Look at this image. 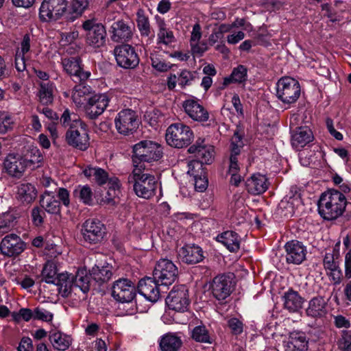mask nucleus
I'll return each instance as SVG.
<instances>
[{
  "mask_svg": "<svg viewBox=\"0 0 351 351\" xmlns=\"http://www.w3.org/2000/svg\"><path fill=\"white\" fill-rule=\"evenodd\" d=\"M202 163L199 160H191L187 162L188 171L187 173L193 177L198 176V173L201 171L202 173Z\"/></svg>",
  "mask_w": 351,
  "mask_h": 351,
  "instance_id": "obj_63",
  "label": "nucleus"
},
{
  "mask_svg": "<svg viewBox=\"0 0 351 351\" xmlns=\"http://www.w3.org/2000/svg\"><path fill=\"white\" fill-rule=\"evenodd\" d=\"M31 216L33 223L36 226H39L44 221L45 210H43V208L38 206L34 207L32 210Z\"/></svg>",
  "mask_w": 351,
  "mask_h": 351,
  "instance_id": "obj_61",
  "label": "nucleus"
},
{
  "mask_svg": "<svg viewBox=\"0 0 351 351\" xmlns=\"http://www.w3.org/2000/svg\"><path fill=\"white\" fill-rule=\"evenodd\" d=\"M84 204L92 205L93 204V191L88 185H79L73 192Z\"/></svg>",
  "mask_w": 351,
  "mask_h": 351,
  "instance_id": "obj_47",
  "label": "nucleus"
},
{
  "mask_svg": "<svg viewBox=\"0 0 351 351\" xmlns=\"http://www.w3.org/2000/svg\"><path fill=\"white\" fill-rule=\"evenodd\" d=\"M41 207L48 213L58 215L60 213V203L56 199L53 191H45L40 198Z\"/></svg>",
  "mask_w": 351,
  "mask_h": 351,
  "instance_id": "obj_30",
  "label": "nucleus"
},
{
  "mask_svg": "<svg viewBox=\"0 0 351 351\" xmlns=\"http://www.w3.org/2000/svg\"><path fill=\"white\" fill-rule=\"evenodd\" d=\"M242 157L241 152H231L229 157L228 172H239L241 169Z\"/></svg>",
  "mask_w": 351,
  "mask_h": 351,
  "instance_id": "obj_54",
  "label": "nucleus"
},
{
  "mask_svg": "<svg viewBox=\"0 0 351 351\" xmlns=\"http://www.w3.org/2000/svg\"><path fill=\"white\" fill-rule=\"evenodd\" d=\"M182 345L181 337L173 332L163 335L159 341L161 351H178Z\"/></svg>",
  "mask_w": 351,
  "mask_h": 351,
  "instance_id": "obj_32",
  "label": "nucleus"
},
{
  "mask_svg": "<svg viewBox=\"0 0 351 351\" xmlns=\"http://www.w3.org/2000/svg\"><path fill=\"white\" fill-rule=\"evenodd\" d=\"M25 249V243L16 234L5 236L1 241L0 250L7 256H14L20 254Z\"/></svg>",
  "mask_w": 351,
  "mask_h": 351,
  "instance_id": "obj_23",
  "label": "nucleus"
},
{
  "mask_svg": "<svg viewBox=\"0 0 351 351\" xmlns=\"http://www.w3.org/2000/svg\"><path fill=\"white\" fill-rule=\"evenodd\" d=\"M132 160L136 163L137 160L141 162H152L157 161L162 156L161 146L152 141H142L133 147Z\"/></svg>",
  "mask_w": 351,
  "mask_h": 351,
  "instance_id": "obj_6",
  "label": "nucleus"
},
{
  "mask_svg": "<svg viewBox=\"0 0 351 351\" xmlns=\"http://www.w3.org/2000/svg\"><path fill=\"white\" fill-rule=\"evenodd\" d=\"M43 280L47 283L55 284L58 287L59 294L63 298H67L72 291V280L69 274L62 273L57 274L56 264L48 261L42 271Z\"/></svg>",
  "mask_w": 351,
  "mask_h": 351,
  "instance_id": "obj_3",
  "label": "nucleus"
},
{
  "mask_svg": "<svg viewBox=\"0 0 351 351\" xmlns=\"http://www.w3.org/2000/svg\"><path fill=\"white\" fill-rule=\"evenodd\" d=\"M39 14L40 19L45 21H56L62 16L66 19V0H44Z\"/></svg>",
  "mask_w": 351,
  "mask_h": 351,
  "instance_id": "obj_11",
  "label": "nucleus"
},
{
  "mask_svg": "<svg viewBox=\"0 0 351 351\" xmlns=\"http://www.w3.org/2000/svg\"><path fill=\"white\" fill-rule=\"evenodd\" d=\"M247 191L253 195L264 193L268 189L266 177L261 173H254L245 182Z\"/></svg>",
  "mask_w": 351,
  "mask_h": 351,
  "instance_id": "obj_27",
  "label": "nucleus"
},
{
  "mask_svg": "<svg viewBox=\"0 0 351 351\" xmlns=\"http://www.w3.org/2000/svg\"><path fill=\"white\" fill-rule=\"evenodd\" d=\"M114 125L120 134L125 136L132 134L139 125L138 115L131 109H123L115 117Z\"/></svg>",
  "mask_w": 351,
  "mask_h": 351,
  "instance_id": "obj_8",
  "label": "nucleus"
},
{
  "mask_svg": "<svg viewBox=\"0 0 351 351\" xmlns=\"http://www.w3.org/2000/svg\"><path fill=\"white\" fill-rule=\"evenodd\" d=\"M14 217L10 213H5L0 215V233L5 232L14 222Z\"/></svg>",
  "mask_w": 351,
  "mask_h": 351,
  "instance_id": "obj_60",
  "label": "nucleus"
},
{
  "mask_svg": "<svg viewBox=\"0 0 351 351\" xmlns=\"http://www.w3.org/2000/svg\"><path fill=\"white\" fill-rule=\"evenodd\" d=\"M182 107L186 114L195 121L206 122L209 119L208 110L197 99L192 98L185 100L182 104Z\"/></svg>",
  "mask_w": 351,
  "mask_h": 351,
  "instance_id": "obj_20",
  "label": "nucleus"
},
{
  "mask_svg": "<svg viewBox=\"0 0 351 351\" xmlns=\"http://www.w3.org/2000/svg\"><path fill=\"white\" fill-rule=\"evenodd\" d=\"M65 138L68 145L81 151H85L89 147V136L86 125L83 121H77L76 127L69 128Z\"/></svg>",
  "mask_w": 351,
  "mask_h": 351,
  "instance_id": "obj_10",
  "label": "nucleus"
},
{
  "mask_svg": "<svg viewBox=\"0 0 351 351\" xmlns=\"http://www.w3.org/2000/svg\"><path fill=\"white\" fill-rule=\"evenodd\" d=\"M136 23L141 36H149L151 33L149 21L145 10L143 9H138L137 10Z\"/></svg>",
  "mask_w": 351,
  "mask_h": 351,
  "instance_id": "obj_45",
  "label": "nucleus"
},
{
  "mask_svg": "<svg viewBox=\"0 0 351 351\" xmlns=\"http://www.w3.org/2000/svg\"><path fill=\"white\" fill-rule=\"evenodd\" d=\"M53 319V314L44 308L38 306L34 308V319L51 322Z\"/></svg>",
  "mask_w": 351,
  "mask_h": 351,
  "instance_id": "obj_58",
  "label": "nucleus"
},
{
  "mask_svg": "<svg viewBox=\"0 0 351 351\" xmlns=\"http://www.w3.org/2000/svg\"><path fill=\"white\" fill-rule=\"evenodd\" d=\"M83 29L87 32V43L93 47H100L106 43V32L105 27L94 20H87L82 24Z\"/></svg>",
  "mask_w": 351,
  "mask_h": 351,
  "instance_id": "obj_16",
  "label": "nucleus"
},
{
  "mask_svg": "<svg viewBox=\"0 0 351 351\" xmlns=\"http://www.w3.org/2000/svg\"><path fill=\"white\" fill-rule=\"evenodd\" d=\"M110 99L106 94L92 95L84 106L85 114L90 119H95L101 115L108 106Z\"/></svg>",
  "mask_w": 351,
  "mask_h": 351,
  "instance_id": "obj_18",
  "label": "nucleus"
},
{
  "mask_svg": "<svg viewBox=\"0 0 351 351\" xmlns=\"http://www.w3.org/2000/svg\"><path fill=\"white\" fill-rule=\"evenodd\" d=\"M28 58L29 56L16 53L14 64L18 72H23L26 70V62L28 60Z\"/></svg>",
  "mask_w": 351,
  "mask_h": 351,
  "instance_id": "obj_64",
  "label": "nucleus"
},
{
  "mask_svg": "<svg viewBox=\"0 0 351 351\" xmlns=\"http://www.w3.org/2000/svg\"><path fill=\"white\" fill-rule=\"evenodd\" d=\"M285 249L289 264L300 265L306 259V248L302 242L292 240L285 244Z\"/></svg>",
  "mask_w": 351,
  "mask_h": 351,
  "instance_id": "obj_21",
  "label": "nucleus"
},
{
  "mask_svg": "<svg viewBox=\"0 0 351 351\" xmlns=\"http://www.w3.org/2000/svg\"><path fill=\"white\" fill-rule=\"evenodd\" d=\"M213 147L211 146H203L199 149L198 159H201L200 162L209 164L212 162L213 158Z\"/></svg>",
  "mask_w": 351,
  "mask_h": 351,
  "instance_id": "obj_56",
  "label": "nucleus"
},
{
  "mask_svg": "<svg viewBox=\"0 0 351 351\" xmlns=\"http://www.w3.org/2000/svg\"><path fill=\"white\" fill-rule=\"evenodd\" d=\"M313 135L311 130L307 127H300L292 134L291 143L296 149L304 147L311 142Z\"/></svg>",
  "mask_w": 351,
  "mask_h": 351,
  "instance_id": "obj_33",
  "label": "nucleus"
},
{
  "mask_svg": "<svg viewBox=\"0 0 351 351\" xmlns=\"http://www.w3.org/2000/svg\"><path fill=\"white\" fill-rule=\"evenodd\" d=\"M167 143L171 147L182 148L189 145L193 138V132L189 126L182 123L170 125L166 131Z\"/></svg>",
  "mask_w": 351,
  "mask_h": 351,
  "instance_id": "obj_4",
  "label": "nucleus"
},
{
  "mask_svg": "<svg viewBox=\"0 0 351 351\" xmlns=\"http://www.w3.org/2000/svg\"><path fill=\"white\" fill-rule=\"evenodd\" d=\"M160 282H158L155 278L151 277H146L141 279L138 282V290L141 295H142L146 300L156 302L160 296L158 286Z\"/></svg>",
  "mask_w": 351,
  "mask_h": 351,
  "instance_id": "obj_24",
  "label": "nucleus"
},
{
  "mask_svg": "<svg viewBox=\"0 0 351 351\" xmlns=\"http://www.w3.org/2000/svg\"><path fill=\"white\" fill-rule=\"evenodd\" d=\"M77 121H82L78 119L76 114L71 113L68 108L64 110L60 117V122L62 125L64 126H70V128L71 127H76Z\"/></svg>",
  "mask_w": 351,
  "mask_h": 351,
  "instance_id": "obj_53",
  "label": "nucleus"
},
{
  "mask_svg": "<svg viewBox=\"0 0 351 351\" xmlns=\"http://www.w3.org/2000/svg\"><path fill=\"white\" fill-rule=\"evenodd\" d=\"M179 258L187 264H195L201 262L204 256L202 249L196 245H186L178 252Z\"/></svg>",
  "mask_w": 351,
  "mask_h": 351,
  "instance_id": "obj_26",
  "label": "nucleus"
},
{
  "mask_svg": "<svg viewBox=\"0 0 351 351\" xmlns=\"http://www.w3.org/2000/svg\"><path fill=\"white\" fill-rule=\"evenodd\" d=\"M176 41L173 32L166 27L165 23L159 24V29L157 34V44L171 45Z\"/></svg>",
  "mask_w": 351,
  "mask_h": 351,
  "instance_id": "obj_46",
  "label": "nucleus"
},
{
  "mask_svg": "<svg viewBox=\"0 0 351 351\" xmlns=\"http://www.w3.org/2000/svg\"><path fill=\"white\" fill-rule=\"evenodd\" d=\"M82 61L79 57L62 58V65L64 71L75 82L86 80L90 75L88 71H84L82 67Z\"/></svg>",
  "mask_w": 351,
  "mask_h": 351,
  "instance_id": "obj_17",
  "label": "nucleus"
},
{
  "mask_svg": "<svg viewBox=\"0 0 351 351\" xmlns=\"http://www.w3.org/2000/svg\"><path fill=\"white\" fill-rule=\"evenodd\" d=\"M347 200L345 195L337 190H328L322 194L318 202V212L326 220H333L345 211Z\"/></svg>",
  "mask_w": 351,
  "mask_h": 351,
  "instance_id": "obj_1",
  "label": "nucleus"
},
{
  "mask_svg": "<svg viewBox=\"0 0 351 351\" xmlns=\"http://www.w3.org/2000/svg\"><path fill=\"white\" fill-rule=\"evenodd\" d=\"M110 38L116 43L129 40L132 36V27L123 19H118L112 23L109 29Z\"/></svg>",
  "mask_w": 351,
  "mask_h": 351,
  "instance_id": "obj_25",
  "label": "nucleus"
},
{
  "mask_svg": "<svg viewBox=\"0 0 351 351\" xmlns=\"http://www.w3.org/2000/svg\"><path fill=\"white\" fill-rule=\"evenodd\" d=\"M339 245V242L335 245V248L332 251L328 252L325 254L323 263L326 270L332 269V268L334 269L335 268L338 267L339 264L335 259H337L339 257V250L337 248Z\"/></svg>",
  "mask_w": 351,
  "mask_h": 351,
  "instance_id": "obj_50",
  "label": "nucleus"
},
{
  "mask_svg": "<svg viewBox=\"0 0 351 351\" xmlns=\"http://www.w3.org/2000/svg\"><path fill=\"white\" fill-rule=\"evenodd\" d=\"M27 162V159L20 154H9L4 160L3 167L9 176L20 178L28 168Z\"/></svg>",
  "mask_w": 351,
  "mask_h": 351,
  "instance_id": "obj_19",
  "label": "nucleus"
},
{
  "mask_svg": "<svg viewBox=\"0 0 351 351\" xmlns=\"http://www.w3.org/2000/svg\"><path fill=\"white\" fill-rule=\"evenodd\" d=\"M24 158L27 160V165L28 168L32 169L39 167V164L43 160L40 152L36 148L32 149Z\"/></svg>",
  "mask_w": 351,
  "mask_h": 351,
  "instance_id": "obj_51",
  "label": "nucleus"
},
{
  "mask_svg": "<svg viewBox=\"0 0 351 351\" xmlns=\"http://www.w3.org/2000/svg\"><path fill=\"white\" fill-rule=\"evenodd\" d=\"M150 60L152 67L160 72H166L171 68L170 62H167L164 56L157 51L150 53Z\"/></svg>",
  "mask_w": 351,
  "mask_h": 351,
  "instance_id": "obj_44",
  "label": "nucleus"
},
{
  "mask_svg": "<svg viewBox=\"0 0 351 351\" xmlns=\"http://www.w3.org/2000/svg\"><path fill=\"white\" fill-rule=\"evenodd\" d=\"M343 245L348 252L345 254V277L351 278V235L347 234L343 239Z\"/></svg>",
  "mask_w": 351,
  "mask_h": 351,
  "instance_id": "obj_48",
  "label": "nucleus"
},
{
  "mask_svg": "<svg viewBox=\"0 0 351 351\" xmlns=\"http://www.w3.org/2000/svg\"><path fill=\"white\" fill-rule=\"evenodd\" d=\"M166 304L170 309L178 312L187 310L189 305L188 289L184 285L173 287L166 298Z\"/></svg>",
  "mask_w": 351,
  "mask_h": 351,
  "instance_id": "obj_15",
  "label": "nucleus"
},
{
  "mask_svg": "<svg viewBox=\"0 0 351 351\" xmlns=\"http://www.w3.org/2000/svg\"><path fill=\"white\" fill-rule=\"evenodd\" d=\"M33 40L34 38L32 35L29 34H25L19 43V47L16 50V53L29 56L28 53L31 51V46Z\"/></svg>",
  "mask_w": 351,
  "mask_h": 351,
  "instance_id": "obj_52",
  "label": "nucleus"
},
{
  "mask_svg": "<svg viewBox=\"0 0 351 351\" xmlns=\"http://www.w3.org/2000/svg\"><path fill=\"white\" fill-rule=\"evenodd\" d=\"M243 145L242 136L238 132H235L231 138L230 152L235 151V152L240 153Z\"/></svg>",
  "mask_w": 351,
  "mask_h": 351,
  "instance_id": "obj_62",
  "label": "nucleus"
},
{
  "mask_svg": "<svg viewBox=\"0 0 351 351\" xmlns=\"http://www.w3.org/2000/svg\"><path fill=\"white\" fill-rule=\"evenodd\" d=\"M49 339L53 347L60 351L67 350L71 345L73 341L70 335L61 331L50 332Z\"/></svg>",
  "mask_w": 351,
  "mask_h": 351,
  "instance_id": "obj_35",
  "label": "nucleus"
},
{
  "mask_svg": "<svg viewBox=\"0 0 351 351\" xmlns=\"http://www.w3.org/2000/svg\"><path fill=\"white\" fill-rule=\"evenodd\" d=\"M306 313L312 317H321L326 313V302L322 296L312 298L309 302Z\"/></svg>",
  "mask_w": 351,
  "mask_h": 351,
  "instance_id": "obj_34",
  "label": "nucleus"
},
{
  "mask_svg": "<svg viewBox=\"0 0 351 351\" xmlns=\"http://www.w3.org/2000/svg\"><path fill=\"white\" fill-rule=\"evenodd\" d=\"M82 173L86 178L94 180L99 185H104L108 180V172L100 167L88 166Z\"/></svg>",
  "mask_w": 351,
  "mask_h": 351,
  "instance_id": "obj_38",
  "label": "nucleus"
},
{
  "mask_svg": "<svg viewBox=\"0 0 351 351\" xmlns=\"http://www.w3.org/2000/svg\"><path fill=\"white\" fill-rule=\"evenodd\" d=\"M36 197L35 186L30 183H21L16 187V198L22 204H30Z\"/></svg>",
  "mask_w": 351,
  "mask_h": 351,
  "instance_id": "obj_31",
  "label": "nucleus"
},
{
  "mask_svg": "<svg viewBox=\"0 0 351 351\" xmlns=\"http://www.w3.org/2000/svg\"><path fill=\"white\" fill-rule=\"evenodd\" d=\"M136 294V288L134 283L128 278H120L113 283L112 296L118 302H130Z\"/></svg>",
  "mask_w": 351,
  "mask_h": 351,
  "instance_id": "obj_13",
  "label": "nucleus"
},
{
  "mask_svg": "<svg viewBox=\"0 0 351 351\" xmlns=\"http://www.w3.org/2000/svg\"><path fill=\"white\" fill-rule=\"evenodd\" d=\"M72 280V289L79 288L83 293H87L90 289V278L85 270H78L75 276L69 274Z\"/></svg>",
  "mask_w": 351,
  "mask_h": 351,
  "instance_id": "obj_39",
  "label": "nucleus"
},
{
  "mask_svg": "<svg viewBox=\"0 0 351 351\" xmlns=\"http://www.w3.org/2000/svg\"><path fill=\"white\" fill-rule=\"evenodd\" d=\"M202 27L197 23L193 27L191 32L190 46L191 52L194 55L202 56L207 49V44L204 42H199L202 38Z\"/></svg>",
  "mask_w": 351,
  "mask_h": 351,
  "instance_id": "obj_28",
  "label": "nucleus"
},
{
  "mask_svg": "<svg viewBox=\"0 0 351 351\" xmlns=\"http://www.w3.org/2000/svg\"><path fill=\"white\" fill-rule=\"evenodd\" d=\"M114 55L117 64L124 69H134L139 64V58L133 47L130 45L117 46Z\"/></svg>",
  "mask_w": 351,
  "mask_h": 351,
  "instance_id": "obj_14",
  "label": "nucleus"
},
{
  "mask_svg": "<svg viewBox=\"0 0 351 351\" xmlns=\"http://www.w3.org/2000/svg\"><path fill=\"white\" fill-rule=\"evenodd\" d=\"M14 119L7 112H0V133L5 134L13 128Z\"/></svg>",
  "mask_w": 351,
  "mask_h": 351,
  "instance_id": "obj_55",
  "label": "nucleus"
},
{
  "mask_svg": "<svg viewBox=\"0 0 351 351\" xmlns=\"http://www.w3.org/2000/svg\"><path fill=\"white\" fill-rule=\"evenodd\" d=\"M131 174L128 177V183L133 184L136 195L144 199H149L156 193L157 181L156 177L144 172L142 165H134Z\"/></svg>",
  "mask_w": 351,
  "mask_h": 351,
  "instance_id": "obj_2",
  "label": "nucleus"
},
{
  "mask_svg": "<svg viewBox=\"0 0 351 351\" xmlns=\"http://www.w3.org/2000/svg\"><path fill=\"white\" fill-rule=\"evenodd\" d=\"M227 326L234 335H239L243 331V324L238 318L230 317L228 319Z\"/></svg>",
  "mask_w": 351,
  "mask_h": 351,
  "instance_id": "obj_57",
  "label": "nucleus"
},
{
  "mask_svg": "<svg viewBox=\"0 0 351 351\" xmlns=\"http://www.w3.org/2000/svg\"><path fill=\"white\" fill-rule=\"evenodd\" d=\"M217 241L232 252H236L240 248L241 237L234 231L228 230L222 232L217 237Z\"/></svg>",
  "mask_w": 351,
  "mask_h": 351,
  "instance_id": "obj_29",
  "label": "nucleus"
},
{
  "mask_svg": "<svg viewBox=\"0 0 351 351\" xmlns=\"http://www.w3.org/2000/svg\"><path fill=\"white\" fill-rule=\"evenodd\" d=\"M90 275L98 285H101L111 278L112 272L108 265L101 267L96 265L92 268Z\"/></svg>",
  "mask_w": 351,
  "mask_h": 351,
  "instance_id": "obj_42",
  "label": "nucleus"
},
{
  "mask_svg": "<svg viewBox=\"0 0 351 351\" xmlns=\"http://www.w3.org/2000/svg\"><path fill=\"white\" fill-rule=\"evenodd\" d=\"M308 341L302 331H293L282 341L284 351H307Z\"/></svg>",
  "mask_w": 351,
  "mask_h": 351,
  "instance_id": "obj_22",
  "label": "nucleus"
},
{
  "mask_svg": "<svg viewBox=\"0 0 351 351\" xmlns=\"http://www.w3.org/2000/svg\"><path fill=\"white\" fill-rule=\"evenodd\" d=\"M178 276V269L170 260L160 258L156 263L153 276L160 285L169 286L172 285Z\"/></svg>",
  "mask_w": 351,
  "mask_h": 351,
  "instance_id": "obj_7",
  "label": "nucleus"
},
{
  "mask_svg": "<svg viewBox=\"0 0 351 351\" xmlns=\"http://www.w3.org/2000/svg\"><path fill=\"white\" fill-rule=\"evenodd\" d=\"M55 90L56 86L53 83L51 82H42L40 84L38 91V97L40 103L43 105L52 104Z\"/></svg>",
  "mask_w": 351,
  "mask_h": 351,
  "instance_id": "obj_41",
  "label": "nucleus"
},
{
  "mask_svg": "<svg viewBox=\"0 0 351 351\" xmlns=\"http://www.w3.org/2000/svg\"><path fill=\"white\" fill-rule=\"evenodd\" d=\"M195 72L182 70L178 77V84L182 88L191 85L195 78Z\"/></svg>",
  "mask_w": 351,
  "mask_h": 351,
  "instance_id": "obj_59",
  "label": "nucleus"
},
{
  "mask_svg": "<svg viewBox=\"0 0 351 351\" xmlns=\"http://www.w3.org/2000/svg\"><path fill=\"white\" fill-rule=\"evenodd\" d=\"M191 337L197 342L211 343V338L205 326H197L191 330Z\"/></svg>",
  "mask_w": 351,
  "mask_h": 351,
  "instance_id": "obj_49",
  "label": "nucleus"
},
{
  "mask_svg": "<svg viewBox=\"0 0 351 351\" xmlns=\"http://www.w3.org/2000/svg\"><path fill=\"white\" fill-rule=\"evenodd\" d=\"M88 5V0L71 1L69 5H66V19L74 21L82 14Z\"/></svg>",
  "mask_w": 351,
  "mask_h": 351,
  "instance_id": "obj_40",
  "label": "nucleus"
},
{
  "mask_svg": "<svg viewBox=\"0 0 351 351\" xmlns=\"http://www.w3.org/2000/svg\"><path fill=\"white\" fill-rule=\"evenodd\" d=\"M105 226L97 219H88L82 226L81 233L85 242L96 244L101 242L105 234Z\"/></svg>",
  "mask_w": 351,
  "mask_h": 351,
  "instance_id": "obj_12",
  "label": "nucleus"
},
{
  "mask_svg": "<svg viewBox=\"0 0 351 351\" xmlns=\"http://www.w3.org/2000/svg\"><path fill=\"white\" fill-rule=\"evenodd\" d=\"M247 78V69L243 65H239L234 68L230 75L223 80V85L228 86L230 83H243Z\"/></svg>",
  "mask_w": 351,
  "mask_h": 351,
  "instance_id": "obj_43",
  "label": "nucleus"
},
{
  "mask_svg": "<svg viewBox=\"0 0 351 351\" xmlns=\"http://www.w3.org/2000/svg\"><path fill=\"white\" fill-rule=\"evenodd\" d=\"M284 306L290 312L298 311L302 305L303 298L292 289H289L283 295Z\"/></svg>",
  "mask_w": 351,
  "mask_h": 351,
  "instance_id": "obj_36",
  "label": "nucleus"
},
{
  "mask_svg": "<svg viewBox=\"0 0 351 351\" xmlns=\"http://www.w3.org/2000/svg\"><path fill=\"white\" fill-rule=\"evenodd\" d=\"M91 91L92 88L89 86L82 84L75 86L72 93L73 101L77 107L84 106L92 96Z\"/></svg>",
  "mask_w": 351,
  "mask_h": 351,
  "instance_id": "obj_37",
  "label": "nucleus"
},
{
  "mask_svg": "<svg viewBox=\"0 0 351 351\" xmlns=\"http://www.w3.org/2000/svg\"><path fill=\"white\" fill-rule=\"evenodd\" d=\"M301 94L300 83L290 77H282L276 83V97L284 104L295 103Z\"/></svg>",
  "mask_w": 351,
  "mask_h": 351,
  "instance_id": "obj_5",
  "label": "nucleus"
},
{
  "mask_svg": "<svg viewBox=\"0 0 351 351\" xmlns=\"http://www.w3.org/2000/svg\"><path fill=\"white\" fill-rule=\"evenodd\" d=\"M234 274L232 273L223 274L213 279L210 290L215 299L223 301L230 295L234 290Z\"/></svg>",
  "mask_w": 351,
  "mask_h": 351,
  "instance_id": "obj_9",
  "label": "nucleus"
}]
</instances>
